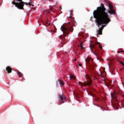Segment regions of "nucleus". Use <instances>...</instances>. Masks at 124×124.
Masks as SVG:
<instances>
[{
  "instance_id": "obj_1",
  "label": "nucleus",
  "mask_w": 124,
  "mask_h": 124,
  "mask_svg": "<svg viewBox=\"0 0 124 124\" xmlns=\"http://www.w3.org/2000/svg\"><path fill=\"white\" fill-rule=\"evenodd\" d=\"M108 5L109 8L108 11H107L106 8L104 6V4L101 3V6L98 7L97 9L95 10L93 12V18L96 19L95 22L96 23V25L98 26V28H99L101 25H102L101 27L99 28L98 31V34H102V31H103L104 27H105L107 24H109V23L111 22V19H110L109 17L108 13L110 15H112V14L115 15V14H116V12L114 10L113 5L110 4V3H108Z\"/></svg>"
},
{
  "instance_id": "obj_2",
  "label": "nucleus",
  "mask_w": 124,
  "mask_h": 124,
  "mask_svg": "<svg viewBox=\"0 0 124 124\" xmlns=\"http://www.w3.org/2000/svg\"><path fill=\"white\" fill-rule=\"evenodd\" d=\"M61 29L63 35H61L59 36V38L62 40V45L63 44V41L65 40V37L68 36L70 31H71V32L73 31V26L70 24V22H68L64 25H62Z\"/></svg>"
},
{
  "instance_id": "obj_3",
  "label": "nucleus",
  "mask_w": 124,
  "mask_h": 124,
  "mask_svg": "<svg viewBox=\"0 0 124 124\" xmlns=\"http://www.w3.org/2000/svg\"><path fill=\"white\" fill-rule=\"evenodd\" d=\"M86 62V67L89 66V72H91L93 76V77H94V79L96 80V79L97 78V76L95 75V73H93L94 75H93V72L92 71H93L94 70V68H95V64L93 63V60L92 58L90 57H87L85 60Z\"/></svg>"
},
{
  "instance_id": "obj_4",
  "label": "nucleus",
  "mask_w": 124,
  "mask_h": 124,
  "mask_svg": "<svg viewBox=\"0 0 124 124\" xmlns=\"http://www.w3.org/2000/svg\"><path fill=\"white\" fill-rule=\"evenodd\" d=\"M15 1H17L18 2H12V3L14 4L16 7H17L18 9L24 10V6L25 4H26V5H31V2H29L28 3L24 2L22 0H16Z\"/></svg>"
},
{
  "instance_id": "obj_5",
  "label": "nucleus",
  "mask_w": 124,
  "mask_h": 124,
  "mask_svg": "<svg viewBox=\"0 0 124 124\" xmlns=\"http://www.w3.org/2000/svg\"><path fill=\"white\" fill-rule=\"evenodd\" d=\"M111 104L114 106H118L119 105V101H118V94L116 92L111 93Z\"/></svg>"
},
{
  "instance_id": "obj_6",
  "label": "nucleus",
  "mask_w": 124,
  "mask_h": 124,
  "mask_svg": "<svg viewBox=\"0 0 124 124\" xmlns=\"http://www.w3.org/2000/svg\"><path fill=\"white\" fill-rule=\"evenodd\" d=\"M95 45H99V46L100 47V49H102V46H101L100 43L97 42L96 43H94V44L91 43L90 45L89 46V47H90V50H91V52H92V53H93V49H96V46H95Z\"/></svg>"
},
{
  "instance_id": "obj_7",
  "label": "nucleus",
  "mask_w": 124,
  "mask_h": 124,
  "mask_svg": "<svg viewBox=\"0 0 124 124\" xmlns=\"http://www.w3.org/2000/svg\"><path fill=\"white\" fill-rule=\"evenodd\" d=\"M58 98L59 99L60 101V105H62V103H64V101L66 99V97H65V95L62 93L61 95H59Z\"/></svg>"
},
{
  "instance_id": "obj_8",
  "label": "nucleus",
  "mask_w": 124,
  "mask_h": 124,
  "mask_svg": "<svg viewBox=\"0 0 124 124\" xmlns=\"http://www.w3.org/2000/svg\"><path fill=\"white\" fill-rule=\"evenodd\" d=\"M92 80H89L87 81V83H86V82H83V84L85 86H91V85H92Z\"/></svg>"
},
{
  "instance_id": "obj_9",
  "label": "nucleus",
  "mask_w": 124,
  "mask_h": 124,
  "mask_svg": "<svg viewBox=\"0 0 124 124\" xmlns=\"http://www.w3.org/2000/svg\"><path fill=\"white\" fill-rule=\"evenodd\" d=\"M6 70L8 73H11L12 69L10 66H7L6 68Z\"/></svg>"
},
{
  "instance_id": "obj_10",
  "label": "nucleus",
  "mask_w": 124,
  "mask_h": 124,
  "mask_svg": "<svg viewBox=\"0 0 124 124\" xmlns=\"http://www.w3.org/2000/svg\"><path fill=\"white\" fill-rule=\"evenodd\" d=\"M111 81H110L109 79L107 80V82H106L105 86H107V87H110L111 86Z\"/></svg>"
},
{
  "instance_id": "obj_11",
  "label": "nucleus",
  "mask_w": 124,
  "mask_h": 124,
  "mask_svg": "<svg viewBox=\"0 0 124 124\" xmlns=\"http://www.w3.org/2000/svg\"><path fill=\"white\" fill-rule=\"evenodd\" d=\"M90 95L94 97V98H93V100H96V101H99V99L98 97H96V96H95L94 94H90Z\"/></svg>"
},
{
  "instance_id": "obj_12",
  "label": "nucleus",
  "mask_w": 124,
  "mask_h": 124,
  "mask_svg": "<svg viewBox=\"0 0 124 124\" xmlns=\"http://www.w3.org/2000/svg\"><path fill=\"white\" fill-rule=\"evenodd\" d=\"M58 81L59 82L61 87H62L64 85V82H63V81L60 79H58Z\"/></svg>"
},
{
  "instance_id": "obj_13",
  "label": "nucleus",
  "mask_w": 124,
  "mask_h": 124,
  "mask_svg": "<svg viewBox=\"0 0 124 124\" xmlns=\"http://www.w3.org/2000/svg\"><path fill=\"white\" fill-rule=\"evenodd\" d=\"M117 59L118 62H120V63H121V64H122V65L124 67V62H123L120 61V60H121V59H122V58H121V57H119V58L117 57Z\"/></svg>"
},
{
  "instance_id": "obj_14",
  "label": "nucleus",
  "mask_w": 124,
  "mask_h": 124,
  "mask_svg": "<svg viewBox=\"0 0 124 124\" xmlns=\"http://www.w3.org/2000/svg\"><path fill=\"white\" fill-rule=\"evenodd\" d=\"M102 80L103 81L104 84H106L107 82V79H106V78H105L104 77L102 78Z\"/></svg>"
},
{
  "instance_id": "obj_15",
  "label": "nucleus",
  "mask_w": 124,
  "mask_h": 124,
  "mask_svg": "<svg viewBox=\"0 0 124 124\" xmlns=\"http://www.w3.org/2000/svg\"><path fill=\"white\" fill-rule=\"evenodd\" d=\"M70 79H75V77H74V76L71 75L70 76Z\"/></svg>"
},
{
  "instance_id": "obj_16",
  "label": "nucleus",
  "mask_w": 124,
  "mask_h": 124,
  "mask_svg": "<svg viewBox=\"0 0 124 124\" xmlns=\"http://www.w3.org/2000/svg\"><path fill=\"white\" fill-rule=\"evenodd\" d=\"M17 75L19 76V77H22V75H23V74H22V73L18 72L17 73Z\"/></svg>"
},
{
  "instance_id": "obj_17",
  "label": "nucleus",
  "mask_w": 124,
  "mask_h": 124,
  "mask_svg": "<svg viewBox=\"0 0 124 124\" xmlns=\"http://www.w3.org/2000/svg\"><path fill=\"white\" fill-rule=\"evenodd\" d=\"M80 48L82 50H84V49L85 48V47H84V46H83V44H80Z\"/></svg>"
},
{
  "instance_id": "obj_18",
  "label": "nucleus",
  "mask_w": 124,
  "mask_h": 124,
  "mask_svg": "<svg viewBox=\"0 0 124 124\" xmlns=\"http://www.w3.org/2000/svg\"><path fill=\"white\" fill-rule=\"evenodd\" d=\"M50 11H52V12H54V10H55V9H54L53 8L50 7Z\"/></svg>"
},
{
  "instance_id": "obj_19",
  "label": "nucleus",
  "mask_w": 124,
  "mask_h": 124,
  "mask_svg": "<svg viewBox=\"0 0 124 124\" xmlns=\"http://www.w3.org/2000/svg\"><path fill=\"white\" fill-rule=\"evenodd\" d=\"M76 23V22L75 21L73 20L72 22V24L73 25H75Z\"/></svg>"
},
{
  "instance_id": "obj_20",
  "label": "nucleus",
  "mask_w": 124,
  "mask_h": 124,
  "mask_svg": "<svg viewBox=\"0 0 124 124\" xmlns=\"http://www.w3.org/2000/svg\"><path fill=\"white\" fill-rule=\"evenodd\" d=\"M85 76H86V78H89V76L87 75H86Z\"/></svg>"
},
{
  "instance_id": "obj_21",
  "label": "nucleus",
  "mask_w": 124,
  "mask_h": 124,
  "mask_svg": "<svg viewBox=\"0 0 124 124\" xmlns=\"http://www.w3.org/2000/svg\"><path fill=\"white\" fill-rule=\"evenodd\" d=\"M79 66H82V64H79Z\"/></svg>"
},
{
  "instance_id": "obj_22",
  "label": "nucleus",
  "mask_w": 124,
  "mask_h": 124,
  "mask_svg": "<svg viewBox=\"0 0 124 124\" xmlns=\"http://www.w3.org/2000/svg\"><path fill=\"white\" fill-rule=\"evenodd\" d=\"M63 45H62L61 46V47H63Z\"/></svg>"
},
{
  "instance_id": "obj_23",
  "label": "nucleus",
  "mask_w": 124,
  "mask_h": 124,
  "mask_svg": "<svg viewBox=\"0 0 124 124\" xmlns=\"http://www.w3.org/2000/svg\"><path fill=\"white\" fill-rule=\"evenodd\" d=\"M101 109L102 110V107L101 108Z\"/></svg>"
},
{
  "instance_id": "obj_24",
  "label": "nucleus",
  "mask_w": 124,
  "mask_h": 124,
  "mask_svg": "<svg viewBox=\"0 0 124 124\" xmlns=\"http://www.w3.org/2000/svg\"><path fill=\"white\" fill-rule=\"evenodd\" d=\"M48 26H50V24H48Z\"/></svg>"
},
{
  "instance_id": "obj_25",
  "label": "nucleus",
  "mask_w": 124,
  "mask_h": 124,
  "mask_svg": "<svg viewBox=\"0 0 124 124\" xmlns=\"http://www.w3.org/2000/svg\"><path fill=\"white\" fill-rule=\"evenodd\" d=\"M30 1H31V0H30Z\"/></svg>"
},
{
  "instance_id": "obj_26",
  "label": "nucleus",
  "mask_w": 124,
  "mask_h": 124,
  "mask_svg": "<svg viewBox=\"0 0 124 124\" xmlns=\"http://www.w3.org/2000/svg\"><path fill=\"white\" fill-rule=\"evenodd\" d=\"M122 52H123V53H124V51H122Z\"/></svg>"
}]
</instances>
